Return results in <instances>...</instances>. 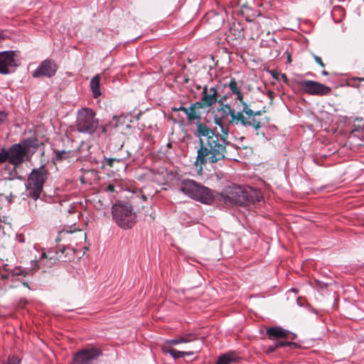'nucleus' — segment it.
<instances>
[{
	"label": "nucleus",
	"mask_w": 364,
	"mask_h": 364,
	"mask_svg": "<svg viewBox=\"0 0 364 364\" xmlns=\"http://www.w3.org/2000/svg\"><path fill=\"white\" fill-rule=\"evenodd\" d=\"M215 124L220 128L221 134L215 132L205 123H198V129L194 133L199 139V149L195 165H200V172L202 166L206 163L214 164L225 157L226 146L229 145L228 136L229 128L225 125L221 118L214 119Z\"/></svg>",
	"instance_id": "nucleus-1"
},
{
	"label": "nucleus",
	"mask_w": 364,
	"mask_h": 364,
	"mask_svg": "<svg viewBox=\"0 0 364 364\" xmlns=\"http://www.w3.org/2000/svg\"><path fill=\"white\" fill-rule=\"evenodd\" d=\"M232 91V94L236 95V100H239L242 105V109L237 112L228 104L223 105L221 110L225 114L230 116V124H241L244 127H252L255 130L259 129L266 124V118L262 117L261 111H252L247 102L244 101L243 94L238 87L237 82L235 78H231L229 83L226 85Z\"/></svg>",
	"instance_id": "nucleus-2"
},
{
	"label": "nucleus",
	"mask_w": 364,
	"mask_h": 364,
	"mask_svg": "<svg viewBox=\"0 0 364 364\" xmlns=\"http://www.w3.org/2000/svg\"><path fill=\"white\" fill-rule=\"evenodd\" d=\"M37 147V140L34 138L25 139L9 148L2 147L0 149V164L8 162L10 165L19 166L31 160Z\"/></svg>",
	"instance_id": "nucleus-3"
},
{
	"label": "nucleus",
	"mask_w": 364,
	"mask_h": 364,
	"mask_svg": "<svg viewBox=\"0 0 364 364\" xmlns=\"http://www.w3.org/2000/svg\"><path fill=\"white\" fill-rule=\"evenodd\" d=\"M179 190L189 198L203 203L207 204L213 198L211 191L209 188L192 179L183 180Z\"/></svg>",
	"instance_id": "nucleus-4"
},
{
	"label": "nucleus",
	"mask_w": 364,
	"mask_h": 364,
	"mask_svg": "<svg viewBox=\"0 0 364 364\" xmlns=\"http://www.w3.org/2000/svg\"><path fill=\"white\" fill-rule=\"evenodd\" d=\"M48 176L49 173L44 166L33 168L28 175L26 186L27 190L29 196L35 200L40 198Z\"/></svg>",
	"instance_id": "nucleus-5"
},
{
	"label": "nucleus",
	"mask_w": 364,
	"mask_h": 364,
	"mask_svg": "<svg viewBox=\"0 0 364 364\" xmlns=\"http://www.w3.org/2000/svg\"><path fill=\"white\" fill-rule=\"evenodd\" d=\"M113 219L117 225L123 229L131 228L136 223V215L132 206L127 203H119L112 208Z\"/></svg>",
	"instance_id": "nucleus-6"
},
{
	"label": "nucleus",
	"mask_w": 364,
	"mask_h": 364,
	"mask_svg": "<svg viewBox=\"0 0 364 364\" xmlns=\"http://www.w3.org/2000/svg\"><path fill=\"white\" fill-rule=\"evenodd\" d=\"M95 112L88 108H83L78 111L76 126L79 132L92 134L97 129L99 122L95 117Z\"/></svg>",
	"instance_id": "nucleus-7"
},
{
	"label": "nucleus",
	"mask_w": 364,
	"mask_h": 364,
	"mask_svg": "<svg viewBox=\"0 0 364 364\" xmlns=\"http://www.w3.org/2000/svg\"><path fill=\"white\" fill-rule=\"evenodd\" d=\"M245 190L246 186L232 184L225 187L222 193V196L226 203L229 202L240 205H245Z\"/></svg>",
	"instance_id": "nucleus-8"
},
{
	"label": "nucleus",
	"mask_w": 364,
	"mask_h": 364,
	"mask_svg": "<svg viewBox=\"0 0 364 364\" xmlns=\"http://www.w3.org/2000/svg\"><path fill=\"white\" fill-rule=\"evenodd\" d=\"M297 84L305 93L311 95L326 96L331 93V88L319 82L304 80L299 81Z\"/></svg>",
	"instance_id": "nucleus-9"
},
{
	"label": "nucleus",
	"mask_w": 364,
	"mask_h": 364,
	"mask_svg": "<svg viewBox=\"0 0 364 364\" xmlns=\"http://www.w3.org/2000/svg\"><path fill=\"white\" fill-rule=\"evenodd\" d=\"M102 351L96 347H87L75 353L72 364H93L100 355Z\"/></svg>",
	"instance_id": "nucleus-10"
},
{
	"label": "nucleus",
	"mask_w": 364,
	"mask_h": 364,
	"mask_svg": "<svg viewBox=\"0 0 364 364\" xmlns=\"http://www.w3.org/2000/svg\"><path fill=\"white\" fill-rule=\"evenodd\" d=\"M226 100V96H223L218 100V89L216 86L208 87V85H205L203 87L200 100L198 102L204 108H207L215 105L216 102H219L222 105H224L223 102Z\"/></svg>",
	"instance_id": "nucleus-11"
},
{
	"label": "nucleus",
	"mask_w": 364,
	"mask_h": 364,
	"mask_svg": "<svg viewBox=\"0 0 364 364\" xmlns=\"http://www.w3.org/2000/svg\"><path fill=\"white\" fill-rule=\"evenodd\" d=\"M58 69V66L52 59H46L43 60L36 69L32 73V76L35 78L46 77H52L54 76Z\"/></svg>",
	"instance_id": "nucleus-12"
},
{
	"label": "nucleus",
	"mask_w": 364,
	"mask_h": 364,
	"mask_svg": "<svg viewBox=\"0 0 364 364\" xmlns=\"http://www.w3.org/2000/svg\"><path fill=\"white\" fill-rule=\"evenodd\" d=\"M16 57L14 50L0 52V74H9L10 73V68L18 66Z\"/></svg>",
	"instance_id": "nucleus-13"
},
{
	"label": "nucleus",
	"mask_w": 364,
	"mask_h": 364,
	"mask_svg": "<svg viewBox=\"0 0 364 364\" xmlns=\"http://www.w3.org/2000/svg\"><path fill=\"white\" fill-rule=\"evenodd\" d=\"M203 343L204 341H198V343H193L188 351H180L174 348L166 349V346H164L163 350L164 353L170 354L174 359H178L183 358L184 355H193L195 353L200 352L203 346Z\"/></svg>",
	"instance_id": "nucleus-14"
},
{
	"label": "nucleus",
	"mask_w": 364,
	"mask_h": 364,
	"mask_svg": "<svg viewBox=\"0 0 364 364\" xmlns=\"http://www.w3.org/2000/svg\"><path fill=\"white\" fill-rule=\"evenodd\" d=\"M204 108L198 102H195L191 105L187 109H183V112L186 114L188 124H196L198 127V123H203L200 119V114L198 109ZM198 128L196 129V130Z\"/></svg>",
	"instance_id": "nucleus-15"
},
{
	"label": "nucleus",
	"mask_w": 364,
	"mask_h": 364,
	"mask_svg": "<svg viewBox=\"0 0 364 364\" xmlns=\"http://www.w3.org/2000/svg\"><path fill=\"white\" fill-rule=\"evenodd\" d=\"M65 249H59L58 250H49L47 252H43L41 257V261L43 259H47L50 264H55L57 261H64V252Z\"/></svg>",
	"instance_id": "nucleus-16"
},
{
	"label": "nucleus",
	"mask_w": 364,
	"mask_h": 364,
	"mask_svg": "<svg viewBox=\"0 0 364 364\" xmlns=\"http://www.w3.org/2000/svg\"><path fill=\"white\" fill-rule=\"evenodd\" d=\"M198 341H203V338L199 339L196 334L195 333H187L184 336H182L178 338L168 340L165 343V346L166 347V349H168V347L173 346V345H178L179 343H189V342H194L198 343Z\"/></svg>",
	"instance_id": "nucleus-17"
},
{
	"label": "nucleus",
	"mask_w": 364,
	"mask_h": 364,
	"mask_svg": "<svg viewBox=\"0 0 364 364\" xmlns=\"http://www.w3.org/2000/svg\"><path fill=\"white\" fill-rule=\"evenodd\" d=\"M245 205L250 203H255L259 202L262 199V193L259 190L252 188L250 186H246L245 191Z\"/></svg>",
	"instance_id": "nucleus-18"
},
{
	"label": "nucleus",
	"mask_w": 364,
	"mask_h": 364,
	"mask_svg": "<svg viewBox=\"0 0 364 364\" xmlns=\"http://www.w3.org/2000/svg\"><path fill=\"white\" fill-rule=\"evenodd\" d=\"M27 274L26 271L23 270L21 267H16L13 269L9 270L7 269H5V272H1V278L11 279V281L17 280L18 277H25Z\"/></svg>",
	"instance_id": "nucleus-19"
},
{
	"label": "nucleus",
	"mask_w": 364,
	"mask_h": 364,
	"mask_svg": "<svg viewBox=\"0 0 364 364\" xmlns=\"http://www.w3.org/2000/svg\"><path fill=\"white\" fill-rule=\"evenodd\" d=\"M266 333L269 339L274 340L286 338L289 331L280 326H274L267 328Z\"/></svg>",
	"instance_id": "nucleus-20"
},
{
	"label": "nucleus",
	"mask_w": 364,
	"mask_h": 364,
	"mask_svg": "<svg viewBox=\"0 0 364 364\" xmlns=\"http://www.w3.org/2000/svg\"><path fill=\"white\" fill-rule=\"evenodd\" d=\"M18 166L6 165L1 170V174L6 180L11 181L18 178V172L16 168Z\"/></svg>",
	"instance_id": "nucleus-21"
},
{
	"label": "nucleus",
	"mask_w": 364,
	"mask_h": 364,
	"mask_svg": "<svg viewBox=\"0 0 364 364\" xmlns=\"http://www.w3.org/2000/svg\"><path fill=\"white\" fill-rule=\"evenodd\" d=\"M90 87L94 98H97L101 95L100 91V77L98 75H95L90 82Z\"/></svg>",
	"instance_id": "nucleus-22"
},
{
	"label": "nucleus",
	"mask_w": 364,
	"mask_h": 364,
	"mask_svg": "<svg viewBox=\"0 0 364 364\" xmlns=\"http://www.w3.org/2000/svg\"><path fill=\"white\" fill-rule=\"evenodd\" d=\"M348 85L358 88L364 96V77H352L349 79Z\"/></svg>",
	"instance_id": "nucleus-23"
},
{
	"label": "nucleus",
	"mask_w": 364,
	"mask_h": 364,
	"mask_svg": "<svg viewBox=\"0 0 364 364\" xmlns=\"http://www.w3.org/2000/svg\"><path fill=\"white\" fill-rule=\"evenodd\" d=\"M236 357L233 353H226L219 356L217 364H230L234 361Z\"/></svg>",
	"instance_id": "nucleus-24"
},
{
	"label": "nucleus",
	"mask_w": 364,
	"mask_h": 364,
	"mask_svg": "<svg viewBox=\"0 0 364 364\" xmlns=\"http://www.w3.org/2000/svg\"><path fill=\"white\" fill-rule=\"evenodd\" d=\"M55 157L54 159L56 161H62L70 157V151H67L65 150L61 151H54Z\"/></svg>",
	"instance_id": "nucleus-25"
},
{
	"label": "nucleus",
	"mask_w": 364,
	"mask_h": 364,
	"mask_svg": "<svg viewBox=\"0 0 364 364\" xmlns=\"http://www.w3.org/2000/svg\"><path fill=\"white\" fill-rule=\"evenodd\" d=\"M114 162L123 163L124 161L123 159L120 158H105L102 161L103 164L110 167L113 166Z\"/></svg>",
	"instance_id": "nucleus-26"
},
{
	"label": "nucleus",
	"mask_w": 364,
	"mask_h": 364,
	"mask_svg": "<svg viewBox=\"0 0 364 364\" xmlns=\"http://www.w3.org/2000/svg\"><path fill=\"white\" fill-rule=\"evenodd\" d=\"M20 363V359L15 355L9 356L8 358V363L7 364H18Z\"/></svg>",
	"instance_id": "nucleus-27"
},
{
	"label": "nucleus",
	"mask_w": 364,
	"mask_h": 364,
	"mask_svg": "<svg viewBox=\"0 0 364 364\" xmlns=\"http://www.w3.org/2000/svg\"><path fill=\"white\" fill-rule=\"evenodd\" d=\"M314 58L315 60V61L320 65L321 66L322 68H323L325 66L324 63H323L322 61V59L319 57V56H317V55H314Z\"/></svg>",
	"instance_id": "nucleus-28"
},
{
	"label": "nucleus",
	"mask_w": 364,
	"mask_h": 364,
	"mask_svg": "<svg viewBox=\"0 0 364 364\" xmlns=\"http://www.w3.org/2000/svg\"><path fill=\"white\" fill-rule=\"evenodd\" d=\"M277 349V347L275 346V344L274 345H271V346H269L267 349H266V353H273L274 351H275Z\"/></svg>",
	"instance_id": "nucleus-29"
},
{
	"label": "nucleus",
	"mask_w": 364,
	"mask_h": 364,
	"mask_svg": "<svg viewBox=\"0 0 364 364\" xmlns=\"http://www.w3.org/2000/svg\"><path fill=\"white\" fill-rule=\"evenodd\" d=\"M105 191L107 192H114L115 186L113 184H109L105 188Z\"/></svg>",
	"instance_id": "nucleus-30"
},
{
	"label": "nucleus",
	"mask_w": 364,
	"mask_h": 364,
	"mask_svg": "<svg viewBox=\"0 0 364 364\" xmlns=\"http://www.w3.org/2000/svg\"><path fill=\"white\" fill-rule=\"evenodd\" d=\"M274 344H275L277 348H282V347H286L287 341H276Z\"/></svg>",
	"instance_id": "nucleus-31"
},
{
	"label": "nucleus",
	"mask_w": 364,
	"mask_h": 364,
	"mask_svg": "<svg viewBox=\"0 0 364 364\" xmlns=\"http://www.w3.org/2000/svg\"><path fill=\"white\" fill-rule=\"evenodd\" d=\"M7 117V114L4 111H0V123L3 122Z\"/></svg>",
	"instance_id": "nucleus-32"
},
{
	"label": "nucleus",
	"mask_w": 364,
	"mask_h": 364,
	"mask_svg": "<svg viewBox=\"0 0 364 364\" xmlns=\"http://www.w3.org/2000/svg\"><path fill=\"white\" fill-rule=\"evenodd\" d=\"M287 346H288V347H290V348H296L297 347V344L294 342H291V341H287Z\"/></svg>",
	"instance_id": "nucleus-33"
},
{
	"label": "nucleus",
	"mask_w": 364,
	"mask_h": 364,
	"mask_svg": "<svg viewBox=\"0 0 364 364\" xmlns=\"http://www.w3.org/2000/svg\"><path fill=\"white\" fill-rule=\"evenodd\" d=\"M76 228H74L73 230L72 228H70L69 229H65L62 231V233H72L76 231Z\"/></svg>",
	"instance_id": "nucleus-34"
},
{
	"label": "nucleus",
	"mask_w": 364,
	"mask_h": 364,
	"mask_svg": "<svg viewBox=\"0 0 364 364\" xmlns=\"http://www.w3.org/2000/svg\"><path fill=\"white\" fill-rule=\"evenodd\" d=\"M183 109H187V107H183V106H180L179 107H173V111H182L183 112Z\"/></svg>",
	"instance_id": "nucleus-35"
},
{
	"label": "nucleus",
	"mask_w": 364,
	"mask_h": 364,
	"mask_svg": "<svg viewBox=\"0 0 364 364\" xmlns=\"http://www.w3.org/2000/svg\"><path fill=\"white\" fill-rule=\"evenodd\" d=\"M282 79H283L284 82H287L288 79H287V77L285 74H282Z\"/></svg>",
	"instance_id": "nucleus-36"
},
{
	"label": "nucleus",
	"mask_w": 364,
	"mask_h": 364,
	"mask_svg": "<svg viewBox=\"0 0 364 364\" xmlns=\"http://www.w3.org/2000/svg\"><path fill=\"white\" fill-rule=\"evenodd\" d=\"M321 74H322L323 75L326 76V75H328V72H326V70H323V71L321 72Z\"/></svg>",
	"instance_id": "nucleus-37"
},
{
	"label": "nucleus",
	"mask_w": 364,
	"mask_h": 364,
	"mask_svg": "<svg viewBox=\"0 0 364 364\" xmlns=\"http://www.w3.org/2000/svg\"><path fill=\"white\" fill-rule=\"evenodd\" d=\"M68 212L69 213H73V212H74V208H69V209L68 210Z\"/></svg>",
	"instance_id": "nucleus-38"
},
{
	"label": "nucleus",
	"mask_w": 364,
	"mask_h": 364,
	"mask_svg": "<svg viewBox=\"0 0 364 364\" xmlns=\"http://www.w3.org/2000/svg\"><path fill=\"white\" fill-rule=\"evenodd\" d=\"M287 60H288V62H291V55L288 53V55H287Z\"/></svg>",
	"instance_id": "nucleus-39"
},
{
	"label": "nucleus",
	"mask_w": 364,
	"mask_h": 364,
	"mask_svg": "<svg viewBox=\"0 0 364 364\" xmlns=\"http://www.w3.org/2000/svg\"><path fill=\"white\" fill-rule=\"evenodd\" d=\"M23 285L24 287H26L29 288L28 283H26V282H23Z\"/></svg>",
	"instance_id": "nucleus-40"
},
{
	"label": "nucleus",
	"mask_w": 364,
	"mask_h": 364,
	"mask_svg": "<svg viewBox=\"0 0 364 364\" xmlns=\"http://www.w3.org/2000/svg\"><path fill=\"white\" fill-rule=\"evenodd\" d=\"M240 36H241V32H240V31H238L237 36L240 38Z\"/></svg>",
	"instance_id": "nucleus-41"
},
{
	"label": "nucleus",
	"mask_w": 364,
	"mask_h": 364,
	"mask_svg": "<svg viewBox=\"0 0 364 364\" xmlns=\"http://www.w3.org/2000/svg\"><path fill=\"white\" fill-rule=\"evenodd\" d=\"M196 88H197L198 90H200V89L201 88V87H200V85H198V86L196 87Z\"/></svg>",
	"instance_id": "nucleus-42"
},
{
	"label": "nucleus",
	"mask_w": 364,
	"mask_h": 364,
	"mask_svg": "<svg viewBox=\"0 0 364 364\" xmlns=\"http://www.w3.org/2000/svg\"><path fill=\"white\" fill-rule=\"evenodd\" d=\"M79 231H80V232H81V234H82V235H83V236L85 237V233H82L80 230H79Z\"/></svg>",
	"instance_id": "nucleus-43"
}]
</instances>
